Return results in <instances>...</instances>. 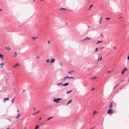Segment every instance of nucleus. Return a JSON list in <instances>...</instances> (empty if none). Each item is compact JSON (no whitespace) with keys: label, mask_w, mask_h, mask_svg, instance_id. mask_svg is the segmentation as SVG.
I'll list each match as a JSON object with an SVG mask.
<instances>
[{"label":"nucleus","mask_w":129,"mask_h":129,"mask_svg":"<svg viewBox=\"0 0 129 129\" xmlns=\"http://www.w3.org/2000/svg\"><path fill=\"white\" fill-rule=\"evenodd\" d=\"M24 129H26V127H24Z\"/></svg>","instance_id":"nucleus-55"},{"label":"nucleus","mask_w":129,"mask_h":129,"mask_svg":"<svg viewBox=\"0 0 129 129\" xmlns=\"http://www.w3.org/2000/svg\"><path fill=\"white\" fill-rule=\"evenodd\" d=\"M9 100V99L8 98H5L4 99V101H7V100Z\"/></svg>","instance_id":"nucleus-14"},{"label":"nucleus","mask_w":129,"mask_h":129,"mask_svg":"<svg viewBox=\"0 0 129 129\" xmlns=\"http://www.w3.org/2000/svg\"><path fill=\"white\" fill-rule=\"evenodd\" d=\"M5 49L8 50H10V48L9 47H6L5 48Z\"/></svg>","instance_id":"nucleus-9"},{"label":"nucleus","mask_w":129,"mask_h":129,"mask_svg":"<svg viewBox=\"0 0 129 129\" xmlns=\"http://www.w3.org/2000/svg\"><path fill=\"white\" fill-rule=\"evenodd\" d=\"M67 77H65L64 79L62 80V81H65L66 80V79H67Z\"/></svg>","instance_id":"nucleus-23"},{"label":"nucleus","mask_w":129,"mask_h":129,"mask_svg":"<svg viewBox=\"0 0 129 129\" xmlns=\"http://www.w3.org/2000/svg\"><path fill=\"white\" fill-rule=\"evenodd\" d=\"M36 58L37 59H39L40 58V57L39 56H37L36 57Z\"/></svg>","instance_id":"nucleus-26"},{"label":"nucleus","mask_w":129,"mask_h":129,"mask_svg":"<svg viewBox=\"0 0 129 129\" xmlns=\"http://www.w3.org/2000/svg\"><path fill=\"white\" fill-rule=\"evenodd\" d=\"M66 77H67V78H68L69 79V77L68 76H67Z\"/></svg>","instance_id":"nucleus-45"},{"label":"nucleus","mask_w":129,"mask_h":129,"mask_svg":"<svg viewBox=\"0 0 129 129\" xmlns=\"http://www.w3.org/2000/svg\"><path fill=\"white\" fill-rule=\"evenodd\" d=\"M102 59V57L101 56L100 58V60H101Z\"/></svg>","instance_id":"nucleus-42"},{"label":"nucleus","mask_w":129,"mask_h":129,"mask_svg":"<svg viewBox=\"0 0 129 129\" xmlns=\"http://www.w3.org/2000/svg\"><path fill=\"white\" fill-rule=\"evenodd\" d=\"M91 39V38H89L88 37H86L82 41V42H84L85 41H86L88 39Z\"/></svg>","instance_id":"nucleus-4"},{"label":"nucleus","mask_w":129,"mask_h":129,"mask_svg":"<svg viewBox=\"0 0 129 129\" xmlns=\"http://www.w3.org/2000/svg\"><path fill=\"white\" fill-rule=\"evenodd\" d=\"M96 111H94L93 112V115L94 114H95V113H96Z\"/></svg>","instance_id":"nucleus-36"},{"label":"nucleus","mask_w":129,"mask_h":129,"mask_svg":"<svg viewBox=\"0 0 129 129\" xmlns=\"http://www.w3.org/2000/svg\"><path fill=\"white\" fill-rule=\"evenodd\" d=\"M9 120H10H10H10V119H9Z\"/></svg>","instance_id":"nucleus-63"},{"label":"nucleus","mask_w":129,"mask_h":129,"mask_svg":"<svg viewBox=\"0 0 129 129\" xmlns=\"http://www.w3.org/2000/svg\"><path fill=\"white\" fill-rule=\"evenodd\" d=\"M102 17H101V19H100V20H101H101H102Z\"/></svg>","instance_id":"nucleus-52"},{"label":"nucleus","mask_w":129,"mask_h":129,"mask_svg":"<svg viewBox=\"0 0 129 129\" xmlns=\"http://www.w3.org/2000/svg\"><path fill=\"white\" fill-rule=\"evenodd\" d=\"M101 20H100V23H101Z\"/></svg>","instance_id":"nucleus-56"},{"label":"nucleus","mask_w":129,"mask_h":129,"mask_svg":"<svg viewBox=\"0 0 129 129\" xmlns=\"http://www.w3.org/2000/svg\"><path fill=\"white\" fill-rule=\"evenodd\" d=\"M48 43L49 44H50V41H48Z\"/></svg>","instance_id":"nucleus-51"},{"label":"nucleus","mask_w":129,"mask_h":129,"mask_svg":"<svg viewBox=\"0 0 129 129\" xmlns=\"http://www.w3.org/2000/svg\"><path fill=\"white\" fill-rule=\"evenodd\" d=\"M38 38V37H37L36 38V39H37V38ZM32 39H34V40H35V38L34 37H33V38H32Z\"/></svg>","instance_id":"nucleus-29"},{"label":"nucleus","mask_w":129,"mask_h":129,"mask_svg":"<svg viewBox=\"0 0 129 129\" xmlns=\"http://www.w3.org/2000/svg\"><path fill=\"white\" fill-rule=\"evenodd\" d=\"M14 99H12L11 100L12 103H13L14 102Z\"/></svg>","instance_id":"nucleus-33"},{"label":"nucleus","mask_w":129,"mask_h":129,"mask_svg":"<svg viewBox=\"0 0 129 129\" xmlns=\"http://www.w3.org/2000/svg\"><path fill=\"white\" fill-rule=\"evenodd\" d=\"M18 65H19L18 63H17L16 64H15V65H14L13 66V67L14 68H15L17 66H18Z\"/></svg>","instance_id":"nucleus-12"},{"label":"nucleus","mask_w":129,"mask_h":129,"mask_svg":"<svg viewBox=\"0 0 129 129\" xmlns=\"http://www.w3.org/2000/svg\"><path fill=\"white\" fill-rule=\"evenodd\" d=\"M9 127H8L7 128V129H9Z\"/></svg>","instance_id":"nucleus-60"},{"label":"nucleus","mask_w":129,"mask_h":129,"mask_svg":"<svg viewBox=\"0 0 129 129\" xmlns=\"http://www.w3.org/2000/svg\"><path fill=\"white\" fill-rule=\"evenodd\" d=\"M74 71V70H73V71H69L68 72V73H69V74H70L72 73Z\"/></svg>","instance_id":"nucleus-20"},{"label":"nucleus","mask_w":129,"mask_h":129,"mask_svg":"<svg viewBox=\"0 0 129 129\" xmlns=\"http://www.w3.org/2000/svg\"><path fill=\"white\" fill-rule=\"evenodd\" d=\"M95 88H93L92 89H91V90L92 91L93 90H94V89Z\"/></svg>","instance_id":"nucleus-40"},{"label":"nucleus","mask_w":129,"mask_h":129,"mask_svg":"<svg viewBox=\"0 0 129 129\" xmlns=\"http://www.w3.org/2000/svg\"><path fill=\"white\" fill-rule=\"evenodd\" d=\"M41 119V117H40V118H39V120H40Z\"/></svg>","instance_id":"nucleus-49"},{"label":"nucleus","mask_w":129,"mask_h":129,"mask_svg":"<svg viewBox=\"0 0 129 129\" xmlns=\"http://www.w3.org/2000/svg\"><path fill=\"white\" fill-rule=\"evenodd\" d=\"M70 78H72V79H73V78H74V77H69V79H70Z\"/></svg>","instance_id":"nucleus-37"},{"label":"nucleus","mask_w":129,"mask_h":129,"mask_svg":"<svg viewBox=\"0 0 129 129\" xmlns=\"http://www.w3.org/2000/svg\"><path fill=\"white\" fill-rule=\"evenodd\" d=\"M93 5H91L90 6V8H89V9H90V8H91L92 7V6H93Z\"/></svg>","instance_id":"nucleus-34"},{"label":"nucleus","mask_w":129,"mask_h":129,"mask_svg":"<svg viewBox=\"0 0 129 129\" xmlns=\"http://www.w3.org/2000/svg\"><path fill=\"white\" fill-rule=\"evenodd\" d=\"M116 47H114V49H116Z\"/></svg>","instance_id":"nucleus-53"},{"label":"nucleus","mask_w":129,"mask_h":129,"mask_svg":"<svg viewBox=\"0 0 129 129\" xmlns=\"http://www.w3.org/2000/svg\"><path fill=\"white\" fill-rule=\"evenodd\" d=\"M67 9H66V8H60V9H59V10H63L64 11L65 10H67Z\"/></svg>","instance_id":"nucleus-10"},{"label":"nucleus","mask_w":129,"mask_h":129,"mask_svg":"<svg viewBox=\"0 0 129 129\" xmlns=\"http://www.w3.org/2000/svg\"><path fill=\"white\" fill-rule=\"evenodd\" d=\"M18 27H21V25H19V26H18Z\"/></svg>","instance_id":"nucleus-50"},{"label":"nucleus","mask_w":129,"mask_h":129,"mask_svg":"<svg viewBox=\"0 0 129 129\" xmlns=\"http://www.w3.org/2000/svg\"><path fill=\"white\" fill-rule=\"evenodd\" d=\"M2 10V9H0V11H1Z\"/></svg>","instance_id":"nucleus-54"},{"label":"nucleus","mask_w":129,"mask_h":129,"mask_svg":"<svg viewBox=\"0 0 129 129\" xmlns=\"http://www.w3.org/2000/svg\"><path fill=\"white\" fill-rule=\"evenodd\" d=\"M25 90H23V92H25Z\"/></svg>","instance_id":"nucleus-46"},{"label":"nucleus","mask_w":129,"mask_h":129,"mask_svg":"<svg viewBox=\"0 0 129 129\" xmlns=\"http://www.w3.org/2000/svg\"><path fill=\"white\" fill-rule=\"evenodd\" d=\"M68 24V23H66V24Z\"/></svg>","instance_id":"nucleus-64"},{"label":"nucleus","mask_w":129,"mask_h":129,"mask_svg":"<svg viewBox=\"0 0 129 129\" xmlns=\"http://www.w3.org/2000/svg\"><path fill=\"white\" fill-rule=\"evenodd\" d=\"M72 90H71L69 91H67L66 92V94H68V93L71 92H72Z\"/></svg>","instance_id":"nucleus-19"},{"label":"nucleus","mask_w":129,"mask_h":129,"mask_svg":"<svg viewBox=\"0 0 129 129\" xmlns=\"http://www.w3.org/2000/svg\"><path fill=\"white\" fill-rule=\"evenodd\" d=\"M69 84V83H65L63 84L62 86H66L68 85Z\"/></svg>","instance_id":"nucleus-7"},{"label":"nucleus","mask_w":129,"mask_h":129,"mask_svg":"<svg viewBox=\"0 0 129 129\" xmlns=\"http://www.w3.org/2000/svg\"><path fill=\"white\" fill-rule=\"evenodd\" d=\"M96 78V77H92L91 78V79H95V78Z\"/></svg>","instance_id":"nucleus-27"},{"label":"nucleus","mask_w":129,"mask_h":129,"mask_svg":"<svg viewBox=\"0 0 129 129\" xmlns=\"http://www.w3.org/2000/svg\"><path fill=\"white\" fill-rule=\"evenodd\" d=\"M127 69L126 68H124L122 70L121 72V74H124V73L126 71H127Z\"/></svg>","instance_id":"nucleus-3"},{"label":"nucleus","mask_w":129,"mask_h":129,"mask_svg":"<svg viewBox=\"0 0 129 129\" xmlns=\"http://www.w3.org/2000/svg\"><path fill=\"white\" fill-rule=\"evenodd\" d=\"M99 57H98V61H99Z\"/></svg>","instance_id":"nucleus-48"},{"label":"nucleus","mask_w":129,"mask_h":129,"mask_svg":"<svg viewBox=\"0 0 129 129\" xmlns=\"http://www.w3.org/2000/svg\"><path fill=\"white\" fill-rule=\"evenodd\" d=\"M53 118V117H52H52H49L47 119V120L46 121H48L49 120H50V119L51 118Z\"/></svg>","instance_id":"nucleus-21"},{"label":"nucleus","mask_w":129,"mask_h":129,"mask_svg":"<svg viewBox=\"0 0 129 129\" xmlns=\"http://www.w3.org/2000/svg\"><path fill=\"white\" fill-rule=\"evenodd\" d=\"M33 108L34 109V110H36V108H35L34 107Z\"/></svg>","instance_id":"nucleus-47"},{"label":"nucleus","mask_w":129,"mask_h":129,"mask_svg":"<svg viewBox=\"0 0 129 129\" xmlns=\"http://www.w3.org/2000/svg\"><path fill=\"white\" fill-rule=\"evenodd\" d=\"M119 85V84L118 83L117 84L114 88L113 89H114L116 87H117V86H118Z\"/></svg>","instance_id":"nucleus-25"},{"label":"nucleus","mask_w":129,"mask_h":129,"mask_svg":"<svg viewBox=\"0 0 129 129\" xmlns=\"http://www.w3.org/2000/svg\"><path fill=\"white\" fill-rule=\"evenodd\" d=\"M39 110L38 111L36 112V113H34L33 114V115H35V114H36L37 113H38L39 112Z\"/></svg>","instance_id":"nucleus-16"},{"label":"nucleus","mask_w":129,"mask_h":129,"mask_svg":"<svg viewBox=\"0 0 129 129\" xmlns=\"http://www.w3.org/2000/svg\"><path fill=\"white\" fill-rule=\"evenodd\" d=\"M112 102H111L110 103L109 108H110L111 109V108H112Z\"/></svg>","instance_id":"nucleus-8"},{"label":"nucleus","mask_w":129,"mask_h":129,"mask_svg":"<svg viewBox=\"0 0 129 129\" xmlns=\"http://www.w3.org/2000/svg\"><path fill=\"white\" fill-rule=\"evenodd\" d=\"M55 61V59L54 58H53L50 61V63H53Z\"/></svg>","instance_id":"nucleus-5"},{"label":"nucleus","mask_w":129,"mask_h":129,"mask_svg":"<svg viewBox=\"0 0 129 129\" xmlns=\"http://www.w3.org/2000/svg\"><path fill=\"white\" fill-rule=\"evenodd\" d=\"M107 72L108 73H111V71H108Z\"/></svg>","instance_id":"nucleus-41"},{"label":"nucleus","mask_w":129,"mask_h":129,"mask_svg":"<svg viewBox=\"0 0 129 129\" xmlns=\"http://www.w3.org/2000/svg\"><path fill=\"white\" fill-rule=\"evenodd\" d=\"M87 27H89V25H87Z\"/></svg>","instance_id":"nucleus-57"},{"label":"nucleus","mask_w":129,"mask_h":129,"mask_svg":"<svg viewBox=\"0 0 129 129\" xmlns=\"http://www.w3.org/2000/svg\"><path fill=\"white\" fill-rule=\"evenodd\" d=\"M39 127V126L38 125H37L35 127V129H37Z\"/></svg>","instance_id":"nucleus-15"},{"label":"nucleus","mask_w":129,"mask_h":129,"mask_svg":"<svg viewBox=\"0 0 129 129\" xmlns=\"http://www.w3.org/2000/svg\"><path fill=\"white\" fill-rule=\"evenodd\" d=\"M46 62L47 63H49L50 62H49V59H48L46 60Z\"/></svg>","instance_id":"nucleus-24"},{"label":"nucleus","mask_w":129,"mask_h":129,"mask_svg":"<svg viewBox=\"0 0 129 129\" xmlns=\"http://www.w3.org/2000/svg\"><path fill=\"white\" fill-rule=\"evenodd\" d=\"M20 114H19L16 117V119H17L19 117V116H20Z\"/></svg>","instance_id":"nucleus-28"},{"label":"nucleus","mask_w":129,"mask_h":129,"mask_svg":"<svg viewBox=\"0 0 129 129\" xmlns=\"http://www.w3.org/2000/svg\"><path fill=\"white\" fill-rule=\"evenodd\" d=\"M104 48V47H99V49H103Z\"/></svg>","instance_id":"nucleus-35"},{"label":"nucleus","mask_w":129,"mask_h":129,"mask_svg":"<svg viewBox=\"0 0 129 129\" xmlns=\"http://www.w3.org/2000/svg\"><path fill=\"white\" fill-rule=\"evenodd\" d=\"M4 55L3 54H1V53H0V58H2L3 56Z\"/></svg>","instance_id":"nucleus-17"},{"label":"nucleus","mask_w":129,"mask_h":129,"mask_svg":"<svg viewBox=\"0 0 129 129\" xmlns=\"http://www.w3.org/2000/svg\"><path fill=\"white\" fill-rule=\"evenodd\" d=\"M60 65L61 66H62V65H63V63H62V62H61V63H60Z\"/></svg>","instance_id":"nucleus-31"},{"label":"nucleus","mask_w":129,"mask_h":129,"mask_svg":"<svg viewBox=\"0 0 129 129\" xmlns=\"http://www.w3.org/2000/svg\"><path fill=\"white\" fill-rule=\"evenodd\" d=\"M114 112V110L113 109H109L108 111V114H111Z\"/></svg>","instance_id":"nucleus-1"},{"label":"nucleus","mask_w":129,"mask_h":129,"mask_svg":"<svg viewBox=\"0 0 129 129\" xmlns=\"http://www.w3.org/2000/svg\"><path fill=\"white\" fill-rule=\"evenodd\" d=\"M56 85L57 86H62L63 83H57Z\"/></svg>","instance_id":"nucleus-6"},{"label":"nucleus","mask_w":129,"mask_h":129,"mask_svg":"<svg viewBox=\"0 0 129 129\" xmlns=\"http://www.w3.org/2000/svg\"><path fill=\"white\" fill-rule=\"evenodd\" d=\"M72 101V100H70L67 103V105H68Z\"/></svg>","instance_id":"nucleus-13"},{"label":"nucleus","mask_w":129,"mask_h":129,"mask_svg":"<svg viewBox=\"0 0 129 129\" xmlns=\"http://www.w3.org/2000/svg\"><path fill=\"white\" fill-rule=\"evenodd\" d=\"M69 11H72V10H69Z\"/></svg>","instance_id":"nucleus-62"},{"label":"nucleus","mask_w":129,"mask_h":129,"mask_svg":"<svg viewBox=\"0 0 129 129\" xmlns=\"http://www.w3.org/2000/svg\"><path fill=\"white\" fill-rule=\"evenodd\" d=\"M101 35L102 37H103V38L104 37V36L102 34H101Z\"/></svg>","instance_id":"nucleus-39"},{"label":"nucleus","mask_w":129,"mask_h":129,"mask_svg":"<svg viewBox=\"0 0 129 129\" xmlns=\"http://www.w3.org/2000/svg\"><path fill=\"white\" fill-rule=\"evenodd\" d=\"M128 82H129V79L128 80Z\"/></svg>","instance_id":"nucleus-59"},{"label":"nucleus","mask_w":129,"mask_h":129,"mask_svg":"<svg viewBox=\"0 0 129 129\" xmlns=\"http://www.w3.org/2000/svg\"><path fill=\"white\" fill-rule=\"evenodd\" d=\"M44 123V122H41V125H42Z\"/></svg>","instance_id":"nucleus-38"},{"label":"nucleus","mask_w":129,"mask_h":129,"mask_svg":"<svg viewBox=\"0 0 129 129\" xmlns=\"http://www.w3.org/2000/svg\"><path fill=\"white\" fill-rule=\"evenodd\" d=\"M103 42V41H99L96 43V44H98L99 43H102Z\"/></svg>","instance_id":"nucleus-18"},{"label":"nucleus","mask_w":129,"mask_h":129,"mask_svg":"<svg viewBox=\"0 0 129 129\" xmlns=\"http://www.w3.org/2000/svg\"><path fill=\"white\" fill-rule=\"evenodd\" d=\"M41 1H43V0H40Z\"/></svg>","instance_id":"nucleus-61"},{"label":"nucleus","mask_w":129,"mask_h":129,"mask_svg":"<svg viewBox=\"0 0 129 129\" xmlns=\"http://www.w3.org/2000/svg\"><path fill=\"white\" fill-rule=\"evenodd\" d=\"M106 19L107 20H109L110 19V18H106Z\"/></svg>","instance_id":"nucleus-32"},{"label":"nucleus","mask_w":129,"mask_h":129,"mask_svg":"<svg viewBox=\"0 0 129 129\" xmlns=\"http://www.w3.org/2000/svg\"><path fill=\"white\" fill-rule=\"evenodd\" d=\"M113 69L112 70L111 72L112 71H113Z\"/></svg>","instance_id":"nucleus-58"},{"label":"nucleus","mask_w":129,"mask_h":129,"mask_svg":"<svg viewBox=\"0 0 129 129\" xmlns=\"http://www.w3.org/2000/svg\"><path fill=\"white\" fill-rule=\"evenodd\" d=\"M17 53L15 52V54L14 55V57H17Z\"/></svg>","instance_id":"nucleus-11"},{"label":"nucleus","mask_w":129,"mask_h":129,"mask_svg":"<svg viewBox=\"0 0 129 129\" xmlns=\"http://www.w3.org/2000/svg\"><path fill=\"white\" fill-rule=\"evenodd\" d=\"M61 100V99L58 98H56L54 99L53 101L54 102H55L56 103H58L59 102V101Z\"/></svg>","instance_id":"nucleus-2"},{"label":"nucleus","mask_w":129,"mask_h":129,"mask_svg":"<svg viewBox=\"0 0 129 129\" xmlns=\"http://www.w3.org/2000/svg\"><path fill=\"white\" fill-rule=\"evenodd\" d=\"M17 112H19L20 111V110H17Z\"/></svg>","instance_id":"nucleus-43"},{"label":"nucleus","mask_w":129,"mask_h":129,"mask_svg":"<svg viewBox=\"0 0 129 129\" xmlns=\"http://www.w3.org/2000/svg\"><path fill=\"white\" fill-rule=\"evenodd\" d=\"M98 48H96V49H95V52L97 51L98 50Z\"/></svg>","instance_id":"nucleus-30"},{"label":"nucleus","mask_w":129,"mask_h":129,"mask_svg":"<svg viewBox=\"0 0 129 129\" xmlns=\"http://www.w3.org/2000/svg\"><path fill=\"white\" fill-rule=\"evenodd\" d=\"M127 59L128 60H129V56H128V57H127Z\"/></svg>","instance_id":"nucleus-44"},{"label":"nucleus","mask_w":129,"mask_h":129,"mask_svg":"<svg viewBox=\"0 0 129 129\" xmlns=\"http://www.w3.org/2000/svg\"><path fill=\"white\" fill-rule=\"evenodd\" d=\"M4 63H2L0 64V65L1 66V67L0 68H1L4 65Z\"/></svg>","instance_id":"nucleus-22"}]
</instances>
